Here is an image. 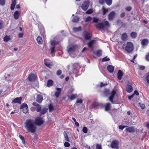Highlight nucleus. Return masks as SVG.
I'll use <instances>...</instances> for the list:
<instances>
[{
  "mask_svg": "<svg viewBox=\"0 0 149 149\" xmlns=\"http://www.w3.org/2000/svg\"><path fill=\"white\" fill-rule=\"evenodd\" d=\"M42 119V117H38L36 119L35 121L31 119H28L25 122V127L29 132L34 133L37 130L36 124L38 126L42 125L44 123Z\"/></svg>",
  "mask_w": 149,
  "mask_h": 149,
  "instance_id": "obj_1",
  "label": "nucleus"
},
{
  "mask_svg": "<svg viewBox=\"0 0 149 149\" xmlns=\"http://www.w3.org/2000/svg\"><path fill=\"white\" fill-rule=\"evenodd\" d=\"M96 27L100 30H104L106 29L107 28H109L110 26V24L107 21L103 22L97 23L95 25Z\"/></svg>",
  "mask_w": 149,
  "mask_h": 149,
  "instance_id": "obj_2",
  "label": "nucleus"
},
{
  "mask_svg": "<svg viewBox=\"0 0 149 149\" xmlns=\"http://www.w3.org/2000/svg\"><path fill=\"white\" fill-rule=\"evenodd\" d=\"M134 50V46L133 44L130 42H127L125 47V50L128 53H131Z\"/></svg>",
  "mask_w": 149,
  "mask_h": 149,
  "instance_id": "obj_3",
  "label": "nucleus"
},
{
  "mask_svg": "<svg viewBox=\"0 0 149 149\" xmlns=\"http://www.w3.org/2000/svg\"><path fill=\"white\" fill-rule=\"evenodd\" d=\"M118 145L119 141L118 140H114L111 143L110 146L113 148L118 149Z\"/></svg>",
  "mask_w": 149,
  "mask_h": 149,
  "instance_id": "obj_4",
  "label": "nucleus"
},
{
  "mask_svg": "<svg viewBox=\"0 0 149 149\" xmlns=\"http://www.w3.org/2000/svg\"><path fill=\"white\" fill-rule=\"evenodd\" d=\"M90 4V1H85L82 4L81 8L84 11L86 10L88 8Z\"/></svg>",
  "mask_w": 149,
  "mask_h": 149,
  "instance_id": "obj_5",
  "label": "nucleus"
},
{
  "mask_svg": "<svg viewBox=\"0 0 149 149\" xmlns=\"http://www.w3.org/2000/svg\"><path fill=\"white\" fill-rule=\"evenodd\" d=\"M75 49V47L74 45H69L67 47V52L69 54L72 53L74 52Z\"/></svg>",
  "mask_w": 149,
  "mask_h": 149,
  "instance_id": "obj_6",
  "label": "nucleus"
},
{
  "mask_svg": "<svg viewBox=\"0 0 149 149\" xmlns=\"http://www.w3.org/2000/svg\"><path fill=\"white\" fill-rule=\"evenodd\" d=\"M116 15V13L115 11H112L110 12L108 14V19L109 21H112L113 20Z\"/></svg>",
  "mask_w": 149,
  "mask_h": 149,
  "instance_id": "obj_7",
  "label": "nucleus"
},
{
  "mask_svg": "<svg viewBox=\"0 0 149 149\" xmlns=\"http://www.w3.org/2000/svg\"><path fill=\"white\" fill-rule=\"evenodd\" d=\"M44 63L45 65L49 68H51V67L53 65L51 64L50 61L48 59H45L44 60Z\"/></svg>",
  "mask_w": 149,
  "mask_h": 149,
  "instance_id": "obj_8",
  "label": "nucleus"
},
{
  "mask_svg": "<svg viewBox=\"0 0 149 149\" xmlns=\"http://www.w3.org/2000/svg\"><path fill=\"white\" fill-rule=\"evenodd\" d=\"M116 93V92L115 91H113L111 93V95L109 97V100L113 104V99L114 95Z\"/></svg>",
  "mask_w": 149,
  "mask_h": 149,
  "instance_id": "obj_9",
  "label": "nucleus"
},
{
  "mask_svg": "<svg viewBox=\"0 0 149 149\" xmlns=\"http://www.w3.org/2000/svg\"><path fill=\"white\" fill-rule=\"evenodd\" d=\"M136 130L135 127L134 126H131L129 127H127L126 129V131L130 133H133L136 131Z\"/></svg>",
  "mask_w": 149,
  "mask_h": 149,
  "instance_id": "obj_10",
  "label": "nucleus"
},
{
  "mask_svg": "<svg viewBox=\"0 0 149 149\" xmlns=\"http://www.w3.org/2000/svg\"><path fill=\"white\" fill-rule=\"evenodd\" d=\"M36 77L33 74H29L27 78V79L29 81H34L36 79Z\"/></svg>",
  "mask_w": 149,
  "mask_h": 149,
  "instance_id": "obj_11",
  "label": "nucleus"
},
{
  "mask_svg": "<svg viewBox=\"0 0 149 149\" xmlns=\"http://www.w3.org/2000/svg\"><path fill=\"white\" fill-rule=\"evenodd\" d=\"M43 100V97L41 94H38L37 95L36 101L39 103H41Z\"/></svg>",
  "mask_w": 149,
  "mask_h": 149,
  "instance_id": "obj_12",
  "label": "nucleus"
},
{
  "mask_svg": "<svg viewBox=\"0 0 149 149\" xmlns=\"http://www.w3.org/2000/svg\"><path fill=\"white\" fill-rule=\"evenodd\" d=\"M22 100V97H16L12 102V103H17L19 104H21V103Z\"/></svg>",
  "mask_w": 149,
  "mask_h": 149,
  "instance_id": "obj_13",
  "label": "nucleus"
},
{
  "mask_svg": "<svg viewBox=\"0 0 149 149\" xmlns=\"http://www.w3.org/2000/svg\"><path fill=\"white\" fill-rule=\"evenodd\" d=\"M20 15V12L19 11H16L13 14L14 18L15 19H18Z\"/></svg>",
  "mask_w": 149,
  "mask_h": 149,
  "instance_id": "obj_14",
  "label": "nucleus"
},
{
  "mask_svg": "<svg viewBox=\"0 0 149 149\" xmlns=\"http://www.w3.org/2000/svg\"><path fill=\"white\" fill-rule=\"evenodd\" d=\"M118 78L119 80H121L122 79V77L123 75V72L121 70H119L118 73Z\"/></svg>",
  "mask_w": 149,
  "mask_h": 149,
  "instance_id": "obj_15",
  "label": "nucleus"
},
{
  "mask_svg": "<svg viewBox=\"0 0 149 149\" xmlns=\"http://www.w3.org/2000/svg\"><path fill=\"white\" fill-rule=\"evenodd\" d=\"M95 43V40H91L87 44L89 47L93 48V46Z\"/></svg>",
  "mask_w": 149,
  "mask_h": 149,
  "instance_id": "obj_16",
  "label": "nucleus"
},
{
  "mask_svg": "<svg viewBox=\"0 0 149 149\" xmlns=\"http://www.w3.org/2000/svg\"><path fill=\"white\" fill-rule=\"evenodd\" d=\"M51 46L55 47V46L59 44V41L56 40H53L50 41Z\"/></svg>",
  "mask_w": 149,
  "mask_h": 149,
  "instance_id": "obj_17",
  "label": "nucleus"
},
{
  "mask_svg": "<svg viewBox=\"0 0 149 149\" xmlns=\"http://www.w3.org/2000/svg\"><path fill=\"white\" fill-rule=\"evenodd\" d=\"M108 71L110 73H112L114 70V67L111 65H109L107 67Z\"/></svg>",
  "mask_w": 149,
  "mask_h": 149,
  "instance_id": "obj_18",
  "label": "nucleus"
},
{
  "mask_svg": "<svg viewBox=\"0 0 149 149\" xmlns=\"http://www.w3.org/2000/svg\"><path fill=\"white\" fill-rule=\"evenodd\" d=\"M141 43L143 46H146L148 43V40L146 39H144L142 40Z\"/></svg>",
  "mask_w": 149,
  "mask_h": 149,
  "instance_id": "obj_19",
  "label": "nucleus"
},
{
  "mask_svg": "<svg viewBox=\"0 0 149 149\" xmlns=\"http://www.w3.org/2000/svg\"><path fill=\"white\" fill-rule=\"evenodd\" d=\"M133 90V88L132 86L129 84H127L126 86L127 91L129 93H131Z\"/></svg>",
  "mask_w": 149,
  "mask_h": 149,
  "instance_id": "obj_20",
  "label": "nucleus"
},
{
  "mask_svg": "<svg viewBox=\"0 0 149 149\" xmlns=\"http://www.w3.org/2000/svg\"><path fill=\"white\" fill-rule=\"evenodd\" d=\"M57 91L55 93V95L56 97H58L59 95L61 92V89L60 88H56Z\"/></svg>",
  "mask_w": 149,
  "mask_h": 149,
  "instance_id": "obj_21",
  "label": "nucleus"
},
{
  "mask_svg": "<svg viewBox=\"0 0 149 149\" xmlns=\"http://www.w3.org/2000/svg\"><path fill=\"white\" fill-rule=\"evenodd\" d=\"M111 104L109 103H107L105 106V110L106 111H108L110 110Z\"/></svg>",
  "mask_w": 149,
  "mask_h": 149,
  "instance_id": "obj_22",
  "label": "nucleus"
},
{
  "mask_svg": "<svg viewBox=\"0 0 149 149\" xmlns=\"http://www.w3.org/2000/svg\"><path fill=\"white\" fill-rule=\"evenodd\" d=\"M16 4V0H12V3L11 4L10 6V9L11 10H13L15 8V6Z\"/></svg>",
  "mask_w": 149,
  "mask_h": 149,
  "instance_id": "obj_23",
  "label": "nucleus"
},
{
  "mask_svg": "<svg viewBox=\"0 0 149 149\" xmlns=\"http://www.w3.org/2000/svg\"><path fill=\"white\" fill-rule=\"evenodd\" d=\"M93 53L96 54L98 57H100L102 55V51L101 50H99L96 52H94Z\"/></svg>",
  "mask_w": 149,
  "mask_h": 149,
  "instance_id": "obj_24",
  "label": "nucleus"
},
{
  "mask_svg": "<svg viewBox=\"0 0 149 149\" xmlns=\"http://www.w3.org/2000/svg\"><path fill=\"white\" fill-rule=\"evenodd\" d=\"M79 16H76L73 17L72 21L74 23H77L79 21Z\"/></svg>",
  "mask_w": 149,
  "mask_h": 149,
  "instance_id": "obj_25",
  "label": "nucleus"
},
{
  "mask_svg": "<svg viewBox=\"0 0 149 149\" xmlns=\"http://www.w3.org/2000/svg\"><path fill=\"white\" fill-rule=\"evenodd\" d=\"M72 30L74 32L79 31L81 30V27L80 26L78 27H74L73 28Z\"/></svg>",
  "mask_w": 149,
  "mask_h": 149,
  "instance_id": "obj_26",
  "label": "nucleus"
},
{
  "mask_svg": "<svg viewBox=\"0 0 149 149\" xmlns=\"http://www.w3.org/2000/svg\"><path fill=\"white\" fill-rule=\"evenodd\" d=\"M47 109L46 108H44L43 109L41 110L40 113V115L41 116L46 113L47 112Z\"/></svg>",
  "mask_w": 149,
  "mask_h": 149,
  "instance_id": "obj_27",
  "label": "nucleus"
},
{
  "mask_svg": "<svg viewBox=\"0 0 149 149\" xmlns=\"http://www.w3.org/2000/svg\"><path fill=\"white\" fill-rule=\"evenodd\" d=\"M53 84V81L51 79L48 80L47 83V86L48 87L51 86Z\"/></svg>",
  "mask_w": 149,
  "mask_h": 149,
  "instance_id": "obj_28",
  "label": "nucleus"
},
{
  "mask_svg": "<svg viewBox=\"0 0 149 149\" xmlns=\"http://www.w3.org/2000/svg\"><path fill=\"white\" fill-rule=\"evenodd\" d=\"M36 40L39 44H42L43 43V42L42 38H37Z\"/></svg>",
  "mask_w": 149,
  "mask_h": 149,
  "instance_id": "obj_29",
  "label": "nucleus"
},
{
  "mask_svg": "<svg viewBox=\"0 0 149 149\" xmlns=\"http://www.w3.org/2000/svg\"><path fill=\"white\" fill-rule=\"evenodd\" d=\"M40 33L41 34V36H38L37 37L39 38V37H44L46 36V35H45V32L43 30V29L41 30L40 31Z\"/></svg>",
  "mask_w": 149,
  "mask_h": 149,
  "instance_id": "obj_30",
  "label": "nucleus"
},
{
  "mask_svg": "<svg viewBox=\"0 0 149 149\" xmlns=\"http://www.w3.org/2000/svg\"><path fill=\"white\" fill-rule=\"evenodd\" d=\"M55 47L54 46H50L49 50H50L51 51V54H52L55 52Z\"/></svg>",
  "mask_w": 149,
  "mask_h": 149,
  "instance_id": "obj_31",
  "label": "nucleus"
},
{
  "mask_svg": "<svg viewBox=\"0 0 149 149\" xmlns=\"http://www.w3.org/2000/svg\"><path fill=\"white\" fill-rule=\"evenodd\" d=\"M78 65L77 63L74 64L72 66V70L73 71V73H74V71L76 70V68L77 67V66Z\"/></svg>",
  "mask_w": 149,
  "mask_h": 149,
  "instance_id": "obj_32",
  "label": "nucleus"
},
{
  "mask_svg": "<svg viewBox=\"0 0 149 149\" xmlns=\"http://www.w3.org/2000/svg\"><path fill=\"white\" fill-rule=\"evenodd\" d=\"M103 15H105L108 11V9L105 8L104 7H103L102 8Z\"/></svg>",
  "mask_w": 149,
  "mask_h": 149,
  "instance_id": "obj_33",
  "label": "nucleus"
},
{
  "mask_svg": "<svg viewBox=\"0 0 149 149\" xmlns=\"http://www.w3.org/2000/svg\"><path fill=\"white\" fill-rule=\"evenodd\" d=\"M48 108L49 112H51L54 109L53 106L51 104H49V105Z\"/></svg>",
  "mask_w": 149,
  "mask_h": 149,
  "instance_id": "obj_34",
  "label": "nucleus"
},
{
  "mask_svg": "<svg viewBox=\"0 0 149 149\" xmlns=\"http://www.w3.org/2000/svg\"><path fill=\"white\" fill-rule=\"evenodd\" d=\"M77 97V94H72L71 95L70 97V98L71 100H73L75 99Z\"/></svg>",
  "mask_w": 149,
  "mask_h": 149,
  "instance_id": "obj_35",
  "label": "nucleus"
},
{
  "mask_svg": "<svg viewBox=\"0 0 149 149\" xmlns=\"http://www.w3.org/2000/svg\"><path fill=\"white\" fill-rule=\"evenodd\" d=\"M26 108H28L27 105L26 104L23 103L21 105L20 107V109H23Z\"/></svg>",
  "mask_w": 149,
  "mask_h": 149,
  "instance_id": "obj_36",
  "label": "nucleus"
},
{
  "mask_svg": "<svg viewBox=\"0 0 149 149\" xmlns=\"http://www.w3.org/2000/svg\"><path fill=\"white\" fill-rule=\"evenodd\" d=\"M106 4L109 6H110L112 3V0H105Z\"/></svg>",
  "mask_w": 149,
  "mask_h": 149,
  "instance_id": "obj_37",
  "label": "nucleus"
},
{
  "mask_svg": "<svg viewBox=\"0 0 149 149\" xmlns=\"http://www.w3.org/2000/svg\"><path fill=\"white\" fill-rule=\"evenodd\" d=\"M19 138L21 139V140H22V143L24 144H25V141L24 137H23L22 135H19Z\"/></svg>",
  "mask_w": 149,
  "mask_h": 149,
  "instance_id": "obj_38",
  "label": "nucleus"
},
{
  "mask_svg": "<svg viewBox=\"0 0 149 149\" xmlns=\"http://www.w3.org/2000/svg\"><path fill=\"white\" fill-rule=\"evenodd\" d=\"M131 37H136L137 36V33L134 32H132L130 34Z\"/></svg>",
  "mask_w": 149,
  "mask_h": 149,
  "instance_id": "obj_39",
  "label": "nucleus"
},
{
  "mask_svg": "<svg viewBox=\"0 0 149 149\" xmlns=\"http://www.w3.org/2000/svg\"><path fill=\"white\" fill-rule=\"evenodd\" d=\"M64 135L65 140L69 142V139L67 134L65 133H64Z\"/></svg>",
  "mask_w": 149,
  "mask_h": 149,
  "instance_id": "obj_40",
  "label": "nucleus"
},
{
  "mask_svg": "<svg viewBox=\"0 0 149 149\" xmlns=\"http://www.w3.org/2000/svg\"><path fill=\"white\" fill-rule=\"evenodd\" d=\"M36 107V111L37 112H39L41 111V107L40 106L39 104L38 105L37 107Z\"/></svg>",
  "mask_w": 149,
  "mask_h": 149,
  "instance_id": "obj_41",
  "label": "nucleus"
},
{
  "mask_svg": "<svg viewBox=\"0 0 149 149\" xmlns=\"http://www.w3.org/2000/svg\"><path fill=\"white\" fill-rule=\"evenodd\" d=\"M96 149H102L101 144H96Z\"/></svg>",
  "mask_w": 149,
  "mask_h": 149,
  "instance_id": "obj_42",
  "label": "nucleus"
},
{
  "mask_svg": "<svg viewBox=\"0 0 149 149\" xmlns=\"http://www.w3.org/2000/svg\"><path fill=\"white\" fill-rule=\"evenodd\" d=\"M4 27L3 22L2 21H0V30L2 29Z\"/></svg>",
  "mask_w": 149,
  "mask_h": 149,
  "instance_id": "obj_43",
  "label": "nucleus"
},
{
  "mask_svg": "<svg viewBox=\"0 0 149 149\" xmlns=\"http://www.w3.org/2000/svg\"><path fill=\"white\" fill-rule=\"evenodd\" d=\"M99 21V19L98 18L94 17L93 18V22L97 23Z\"/></svg>",
  "mask_w": 149,
  "mask_h": 149,
  "instance_id": "obj_44",
  "label": "nucleus"
},
{
  "mask_svg": "<svg viewBox=\"0 0 149 149\" xmlns=\"http://www.w3.org/2000/svg\"><path fill=\"white\" fill-rule=\"evenodd\" d=\"M5 2V0H0V5L3 6L4 5Z\"/></svg>",
  "mask_w": 149,
  "mask_h": 149,
  "instance_id": "obj_45",
  "label": "nucleus"
},
{
  "mask_svg": "<svg viewBox=\"0 0 149 149\" xmlns=\"http://www.w3.org/2000/svg\"><path fill=\"white\" fill-rule=\"evenodd\" d=\"M109 59H110L109 58H107V56H106L102 59V61L103 62L105 61H109Z\"/></svg>",
  "mask_w": 149,
  "mask_h": 149,
  "instance_id": "obj_46",
  "label": "nucleus"
},
{
  "mask_svg": "<svg viewBox=\"0 0 149 149\" xmlns=\"http://www.w3.org/2000/svg\"><path fill=\"white\" fill-rule=\"evenodd\" d=\"M83 132L84 133H86L87 132L88 129L86 127H83L82 130Z\"/></svg>",
  "mask_w": 149,
  "mask_h": 149,
  "instance_id": "obj_47",
  "label": "nucleus"
},
{
  "mask_svg": "<svg viewBox=\"0 0 149 149\" xmlns=\"http://www.w3.org/2000/svg\"><path fill=\"white\" fill-rule=\"evenodd\" d=\"M93 12V11L92 9H90L86 12V13L87 14H90L92 13Z\"/></svg>",
  "mask_w": 149,
  "mask_h": 149,
  "instance_id": "obj_48",
  "label": "nucleus"
},
{
  "mask_svg": "<svg viewBox=\"0 0 149 149\" xmlns=\"http://www.w3.org/2000/svg\"><path fill=\"white\" fill-rule=\"evenodd\" d=\"M91 17H88L85 20V22H88L91 20Z\"/></svg>",
  "mask_w": 149,
  "mask_h": 149,
  "instance_id": "obj_49",
  "label": "nucleus"
},
{
  "mask_svg": "<svg viewBox=\"0 0 149 149\" xmlns=\"http://www.w3.org/2000/svg\"><path fill=\"white\" fill-rule=\"evenodd\" d=\"M28 108L23 109V112L25 113H26L28 112Z\"/></svg>",
  "mask_w": 149,
  "mask_h": 149,
  "instance_id": "obj_50",
  "label": "nucleus"
},
{
  "mask_svg": "<svg viewBox=\"0 0 149 149\" xmlns=\"http://www.w3.org/2000/svg\"><path fill=\"white\" fill-rule=\"evenodd\" d=\"M84 37H91V34L88 33H87L85 34Z\"/></svg>",
  "mask_w": 149,
  "mask_h": 149,
  "instance_id": "obj_51",
  "label": "nucleus"
},
{
  "mask_svg": "<svg viewBox=\"0 0 149 149\" xmlns=\"http://www.w3.org/2000/svg\"><path fill=\"white\" fill-rule=\"evenodd\" d=\"M146 79L147 82L149 84V74H147L146 77Z\"/></svg>",
  "mask_w": 149,
  "mask_h": 149,
  "instance_id": "obj_52",
  "label": "nucleus"
},
{
  "mask_svg": "<svg viewBox=\"0 0 149 149\" xmlns=\"http://www.w3.org/2000/svg\"><path fill=\"white\" fill-rule=\"evenodd\" d=\"M11 40V38H3V40L5 42H7Z\"/></svg>",
  "mask_w": 149,
  "mask_h": 149,
  "instance_id": "obj_53",
  "label": "nucleus"
},
{
  "mask_svg": "<svg viewBox=\"0 0 149 149\" xmlns=\"http://www.w3.org/2000/svg\"><path fill=\"white\" fill-rule=\"evenodd\" d=\"M127 127V126H124L122 125H120L119 126V128L121 130H123L124 128L126 127Z\"/></svg>",
  "mask_w": 149,
  "mask_h": 149,
  "instance_id": "obj_54",
  "label": "nucleus"
},
{
  "mask_svg": "<svg viewBox=\"0 0 149 149\" xmlns=\"http://www.w3.org/2000/svg\"><path fill=\"white\" fill-rule=\"evenodd\" d=\"M61 73H62L61 70H58L57 71L56 74L58 76L60 75L61 74Z\"/></svg>",
  "mask_w": 149,
  "mask_h": 149,
  "instance_id": "obj_55",
  "label": "nucleus"
},
{
  "mask_svg": "<svg viewBox=\"0 0 149 149\" xmlns=\"http://www.w3.org/2000/svg\"><path fill=\"white\" fill-rule=\"evenodd\" d=\"M82 102H83L82 100L81 99H80L79 100L77 99L76 101V103H77L81 104L82 103Z\"/></svg>",
  "mask_w": 149,
  "mask_h": 149,
  "instance_id": "obj_56",
  "label": "nucleus"
},
{
  "mask_svg": "<svg viewBox=\"0 0 149 149\" xmlns=\"http://www.w3.org/2000/svg\"><path fill=\"white\" fill-rule=\"evenodd\" d=\"M64 146L65 147H69L70 145V143L67 142H65V143H64Z\"/></svg>",
  "mask_w": 149,
  "mask_h": 149,
  "instance_id": "obj_57",
  "label": "nucleus"
},
{
  "mask_svg": "<svg viewBox=\"0 0 149 149\" xmlns=\"http://www.w3.org/2000/svg\"><path fill=\"white\" fill-rule=\"evenodd\" d=\"M128 36L127 34L124 33L122 34L121 37H127Z\"/></svg>",
  "mask_w": 149,
  "mask_h": 149,
  "instance_id": "obj_58",
  "label": "nucleus"
},
{
  "mask_svg": "<svg viewBox=\"0 0 149 149\" xmlns=\"http://www.w3.org/2000/svg\"><path fill=\"white\" fill-rule=\"evenodd\" d=\"M99 3L101 4H103L104 3L105 0H99Z\"/></svg>",
  "mask_w": 149,
  "mask_h": 149,
  "instance_id": "obj_59",
  "label": "nucleus"
},
{
  "mask_svg": "<svg viewBox=\"0 0 149 149\" xmlns=\"http://www.w3.org/2000/svg\"><path fill=\"white\" fill-rule=\"evenodd\" d=\"M140 107L141 108L143 109H144L145 108V106L144 104H140Z\"/></svg>",
  "mask_w": 149,
  "mask_h": 149,
  "instance_id": "obj_60",
  "label": "nucleus"
},
{
  "mask_svg": "<svg viewBox=\"0 0 149 149\" xmlns=\"http://www.w3.org/2000/svg\"><path fill=\"white\" fill-rule=\"evenodd\" d=\"M98 105H99L98 103L96 102H94L93 104V106L94 107H95Z\"/></svg>",
  "mask_w": 149,
  "mask_h": 149,
  "instance_id": "obj_61",
  "label": "nucleus"
},
{
  "mask_svg": "<svg viewBox=\"0 0 149 149\" xmlns=\"http://www.w3.org/2000/svg\"><path fill=\"white\" fill-rule=\"evenodd\" d=\"M126 10L127 11H130L132 10V8L130 6L126 8Z\"/></svg>",
  "mask_w": 149,
  "mask_h": 149,
  "instance_id": "obj_62",
  "label": "nucleus"
},
{
  "mask_svg": "<svg viewBox=\"0 0 149 149\" xmlns=\"http://www.w3.org/2000/svg\"><path fill=\"white\" fill-rule=\"evenodd\" d=\"M139 68L140 70H144L145 68V67L143 66H140Z\"/></svg>",
  "mask_w": 149,
  "mask_h": 149,
  "instance_id": "obj_63",
  "label": "nucleus"
},
{
  "mask_svg": "<svg viewBox=\"0 0 149 149\" xmlns=\"http://www.w3.org/2000/svg\"><path fill=\"white\" fill-rule=\"evenodd\" d=\"M146 60L149 61V53L146 56Z\"/></svg>",
  "mask_w": 149,
  "mask_h": 149,
  "instance_id": "obj_64",
  "label": "nucleus"
}]
</instances>
